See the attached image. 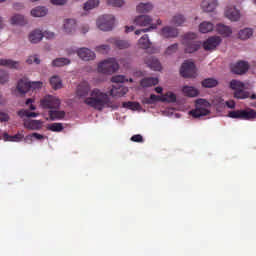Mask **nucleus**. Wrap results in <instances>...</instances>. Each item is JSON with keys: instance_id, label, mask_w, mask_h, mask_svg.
I'll use <instances>...</instances> for the list:
<instances>
[{"instance_id": "obj_23", "label": "nucleus", "mask_w": 256, "mask_h": 256, "mask_svg": "<svg viewBox=\"0 0 256 256\" xmlns=\"http://www.w3.org/2000/svg\"><path fill=\"white\" fill-rule=\"evenodd\" d=\"M216 31L219 33V35H222V37H229L233 33L231 27L224 24H217Z\"/></svg>"}, {"instance_id": "obj_1", "label": "nucleus", "mask_w": 256, "mask_h": 256, "mask_svg": "<svg viewBox=\"0 0 256 256\" xmlns=\"http://www.w3.org/2000/svg\"><path fill=\"white\" fill-rule=\"evenodd\" d=\"M76 97L80 101H83L85 105L96 111H103V109H117V106L113 104V101L107 92L99 88L91 90V84L87 81H83L77 86Z\"/></svg>"}, {"instance_id": "obj_50", "label": "nucleus", "mask_w": 256, "mask_h": 256, "mask_svg": "<svg viewBox=\"0 0 256 256\" xmlns=\"http://www.w3.org/2000/svg\"><path fill=\"white\" fill-rule=\"evenodd\" d=\"M33 137H34V139H37L38 141H41V139H45V136H43L37 132H34V133H32V135L26 136L25 140L32 141Z\"/></svg>"}, {"instance_id": "obj_49", "label": "nucleus", "mask_w": 256, "mask_h": 256, "mask_svg": "<svg viewBox=\"0 0 256 256\" xmlns=\"http://www.w3.org/2000/svg\"><path fill=\"white\" fill-rule=\"evenodd\" d=\"M178 49H179V44L174 43L166 49L165 53H166V55H173V53H177Z\"/></svg>"}, {"instance_id": "obj_20", "label": "nucleus", "mask_w": 256, "mask_h": 256, "mask_svg": "<svg viewBox=\"0 0 256 256\" xmlns=\"http://www.w3.org/2000/svg\"><path fill=\"white\" fill-rule=\"evenodd\" d=\"M109 42L112 45H115L117 49H129V47H131V44L129 43V41L121 40L119 38H111Z\"/></svg>"}, {"instance_id": "obj_44", "label": "nucleus", "mask_w": 256, "mask_h": 256, "mask_svg": "<svg viewBox=\"0 0 256 256\" xmlns=\"http://www.w3.org/2000/svg\"><path fill=\"white\" fill-rule=\"evenodd\" d=\"M4 141H21L23 139V134H15L14 136L8 135L7 133L3 134Z\"/></svg>"}, {"instance_id": "obj_48", "label": "nucleus", "mask_w": 256, "mask_h": 256, "mask_svg": "<svg viewBox=\"0 0 256 256\" xmlns=\"http://www.w3.org/2000/svg\"><path fill=\"white\" fill-rule=\"evenodd\" d=\"M158 101H163V97L151 94L149 99L146 100V103H148V105H153V103H157Z\"/></svg>"}, {"instance_id": "obj_55", "label": "nucleus", "mask_w": 256, "mask_h": 256, "mask_svg": "<svg viewBox=\"0 0 256 256\" xmlns=\"http://www.w3.org/2000/svg\"><path fill=\"white\" fill-rule=\"evenodd\" d=\"M41 87H43V82L41 81L30 82V89H41Z\"/></svg>"}, {"instance_id": "obj_9", "label": "nucleus", "mask_w": 256, "mask_h": 256, "mask_svg": "<svg viewBox=\"0 0 256 256\" xmlns=\"http://www.w3.org/2000/svg\"><path fill=\"white\" fill-rule=\"evenodd\" d=\"M221 37L211 36L203 42L202 47L204 51H215L221 45Z\"/></svg>"}, {"instance_id": "obj_12", "label": "nucleus", "mask_w": 256, "mask_h": 256, "mask_svg": "<svg viewBox=\"0 0 256 256\" xmlns=\"http://www.w3.org/2000/svg\"><path fill=\"white\" fill-rule=\"evenodd\" d=\"M77 55L82 61H93L95 59V52L88 48H80L77 50Z\"/></svg>"}, {"instance_id": "obj_18", "label": "nucleus", "mask_w": 256, "mask_h": 256, "mask_svg": "<svg viewBox=\"0 0 256 256\" xmlns=\"http://www.w3.org/2000/svg\"><path fill=\"white\" fill-rule=\"evenodd\" d=\"M235 99H256V94L251 92H247L243 89L237 90L234 92Z\"/></svg>"}, {"instance_id": "obj_4", "label": "nucleus", "mask_w": 256, "mask_h": 256, "mask_svg": "<svg viewBox=\"0 0 256 256\" xmlns=\"http://www.w3.org/2000/svg\"><path fill=\"white\" fill-rule=\"evenodd\" d=\"M118 70L119 63L115 58H109L98 64V73H104V75H111Z\"/></svg>"}, {"instance_id": "obj_7", "label": "nucleus", "mask_w": 256, "mask_h": 256, "mask_svg": "<svg viewBox=\"0 0 256 256\" xmlns=\"http://www.w3.org/2000/svg\"><path fill=\"white\" fill-rule=\"evenodd\" d=\"M115 25V17L113 15H103L97 20V27L100 31H111Z\"/></svg>"}, {"instance_id": "obj_63", "label": "nucleus", "mask_w": 256, "mask_h": 256, "mask_svg": "<svg viewBox=\"0 0 256 256\" xmlns=\"http://www.w3.org/2000/svg\"><path fill=\"white\" fill-rule=\"evenodd\" d=\"M156 93H163V88L161 86H158L155 88Z\"/></svg>"}, {"instance_id": "obj_37", "label": "nucleus", "mask_w": 256, "mask_h": 256, "mask_svg": "<svg viewBox=\"0 0 256 256\" xmlns=\"http://www.w3.org/2000/svg\"><path fill=\"white\" fill-rule=\"evenodd\" d=\"M172 25H175L176 27H181L183 23H185V16L181 14H176L172 17V20L170 21Z\"/></svg>"}, {"instance_id": "obj_28", "label": "nucleus", "mask_w": 256, "mask_h": 256, "mask_svg": "<svg viewBox=\"0 0 256 256\" xmlns=\"http://www.w3.org/2000/svg\"><path fill=\"white\" fill-rule=\"evenodd\" d=\"M238 35L239 38L242 39V41H246V39H251V37H253V29L244 28L239 31Z\"/></svg>"}, {"instance_id": "obj_40", "label": "nucleus", "mask_w": 256, "mask_h": 256, "mask_svg": "<svg viewBox=\"0 0 256 256\" xmlns=\"http://www.w3.org/2000/svg\"><path fill=\"white\" fill-rule=\"evenodd\" d=\"M177 101V95L173 92H167L164 96H162V102L165 103H175Z\"/></svg>"}, {"instance_id": "obj_61", "label": "nucleus", "mask_w": 256, "mask_h": 256, "mask_svg": "<svg viewBox=\"0 0 256 256\" xmlns=\"http://www.w3.org/2000/svg\"><path fill=\"white\" fill-rule=\"evenodd\" d=\"M26 62L28 63V65H31V63H34V56H30Z\"/></svg>"}, {"instance_id": "obj_58", "label": "nucleus", "mask_w": 256, "mask_h": 256, "mask_svg": "<svg viewBox=\"0 0 256 256\" xmlns=\"http://www.w3.org/2000/svg\"><path fill=\"white\" fill-rule=\"evenodd\" d=\"M51 3L53 5H65L67 3V0H51Z\"/></svg>"}, {"instance_id": "obj_41", "label": "nucleus", "mask_w": 256, "mask_h": 256, "mask_svg": "<svg viewBox=\"0 0 256 256\" xmlns=\"http://www.w3.org/2000/svg\"><path fill=\"white\" fill-rule=\"evenodd\" d=\"M99 7V0H88L84 4V11H91V9H95Z\"/></svg>"}, {"instance_id": "obj_21", "label": "nucleus", "mask_w": 256, "mask_h": 256, "mask_svg": "<svg viewBox=\"0 0 256 256\" xmlns=\"http://www.w3.org/2000/svg\"><path fill=\"white\" fill-rule=\"evenodd\" d=\"M28 39L30 43L37 44L43 39V32L39 29L33 30L30 32Z\"/></svg>"}, {"instance_id": "obj_57", "label": "nucleus", "mask_w": 256, "mask_h": 256, "mask_svg": "<svg viewBox=\"0 0 256 256\" xmlns=\"http://www.w3.org/2000/svg\"><path fill=\"white\" fill-rule=\"evenodd\" d=\"M42 35L46 39H53L55 37V33L50 32V31H45L44 33H42Z\"/></svg>"}, {"instance_id": "obj_14", "label": "nucleus", "mask_w": 256, "mask_h": 256, "mask_svg": "<svg viewBox=\"0 0 256 256\" xmlns=\"http://www.w3.org/2000/svg\"><path fill=\"white\" fill-rule=\"evenodd\" d=\"M77 29V21L75 19H66L64 20L63 30L68 34L75 33Z\"/></svg>"}, {"instance_id": "obj_31", "label": "nucleus", "mask_w": 256, "mask_h": 256, "mask_svg": "<svg viewBox=\"0 0 256 256\" xmlns=\"http://www.w3.org/2000/svg\"><path fill=\"white\" fill-rule=\"evenodd\" d=\"M138 45L141 49H149L151 47V41L149 35L145 34L138 40Z\"/></svg>"}, {"instance_id": "obj_64", "label": "nucleus", "mask_w": 256, "mask_h": 256, "mask_svg": "<svg viewBox=\"0 0 256 256\" xmlns=\"http://www.w3.org/2000/svg\"><path fill=\"white\" fill-rule=\"evenodd\" d=\"M34 63H36V65H39V63H41V60H39L37 56H34Z\"/></svg>"}, {"instance_id": "obj_33", "label": "nucleus", "mask_w": 256, "mask_h": 256, "mask_svg": "<svg viewBox=\"0 0 256 256\" xmlns=\"http://www.w3.org/2000/svg\"><path fill=\"white\" fill-rule=\"evenodd\" d=\"M71 60L68 58H56L52 61V67H65V65H70Z\"/></svg>"}, {"instance_id": "obj_26", "label": "nucleus", "mask_w": 256, "mask_h": 256, "mask_svg": "<svg viewBox=\"0 0 256 256\" xmlns=\"http://www.w3.org/2000/svg\"><path fill=\"white\" fill-rule=\"evenodd\" d=\"M0 66L8 67L9 69H19V61L11 59H0Z\"/></svg>"}, {"instance_id": "obj_39", "label": "nucleus", "mask_w": 256, "mask_h": 256, "mask_svg": "<svg viewBox=\"0 0 256 256\" xmlns=\"http://www.w3.org/2000/svg\"><path fill=\"white\" fill-rule=\"evenodd\" d=\"M256 117V112L253 109L250 110H242V119L245 121H249L251 119H255Z\"/></svg>"}, {"instance_id": "obj_29", "label": "nucleus", "mask_w": 256, "mask_h": 256, "mask_svg": "<svg viewBox=\"0 0 256 256\" xmlns=\"http://www.w3.org/2000/svg\"><path fill=\"white\" fill-rule=\"evenodd\" d=\"M213 29H214V25L211 22L204 21L199 25L200 33H211Z\"/></svg>"}, {"instance_id": "obj_5", "label": "nucleus", "mask_w": 256, "mask_h": 256, "mask_svg": "<svg viewBox=\"0 0 256 256\" xmlns=\"http://www.w3.org/2000/svg\"><path fill=\"white\" fill-rule=\"evenodd\" d=\"M207 107H209V102L207 100L198 99L196 100V108L191 110L189 113L192 117H194V119L206 117V115H209V110Z\"/></svg>"}, {"instance_id": "obj_8", "label": "nucleus", "mask_w": 256, "mask_h": 256, "mask_svg": "<svg viewBox=\"0 0 256 256\" xmlns=\"http://www.w3.org/2000/svg\"><path fill=\"white\" fill-rule=\"evenodd\" d=\"M180 75L185 79L197 77V68L195 67V63L186 60L180 68Z\"/></svg>"}, {"instance_id": "obj_2", "label": "nucleus", "mask_w": 256, "mask_h": 256, "mask_svg": "<svg viewBox=\"0 0 256 256\" xmlns=\"http://www.w3.org/2000/svg\"><path fill=\"white\" fill-rule=\"evenodd\" d=\"M182 45L184 47V53H196L201 49V41L197 40V34L186 33L182 38Z\"/></svg>"}, {"instance_id": "obj_46", "label": "nucleus", "mask_w": 256, "mask_h": 256, "mask_svg": "<svg viewBox=\"0 0 256 256\" xmlns=\"http://www.w3.org/2000/svg\"><path fill=\"white\" fill-rule=\"evenodd\" d=\"M111 81L112 83H127L129 81V79H127L125 76L123 75H116V76H113L111 78Z\"/></svg>"}, {"instance_id": "obj_24", "label": "nucleus", "mask_w": 256, "mask_h": 256, "mask_svg": "<svg viewBox=\"0 0 256 256\" xmlns=\"http://www.w3.org/2000/svg\"><path fill=\"white\" fill-rule=\"evenodd\" d=\"M48 115H49L51 121H57L59 119L65 118V111H61L58 109H52V110H49Z\"/></svg>"}, {"instance_id": "obj_25", "label": "nucleus", "mask_w": 256, "mask_h": 256, "mask_svg": "<svg viewBox=\"0 0 256 256\" xmlns=\"http://www.w3.org/2000/svg\"><path fill=\"white\" fill-rule=\"evenodd\" d=\"M146 64L152 71H161V62L157 58L150 57L147 61Z\"/></svg>"}, {"instance_id": "obj_47", "label": "nucleus", "mask_w": 256, "mask_h": 256, "mask_svg": "<svg viewBox=\"0 0 256 256\" xmlns=\"http://www.w3.org/2000/svg\"><path fill=\"white\" fill-rule=\"evenodd\" d=\"M243 110H234L228 113L230 119H242Z\"/></svg>"}, {"instance_id": "obj_27", "label": "nucleus", "mask_w": 256, "mask_h": 256, "mask_svg": "<svg viewBox=\"0 0 256 256\" xmlns=\"http://www.w3.org/2000/svg\"><path fill=\"white\" fill-rule=\"evenodd\" d=\"M182 93H184L186 97H197V95H199V90L193 86H184L182 88Z\"/></svg>"}, {"instance_id": "obj_56", "label": "nucleus", "mask_w": 256, "mask_h": 256, "mask_svg": "<svg viewBox=\"0 0 256 256\" xmlns=\"http://www.w3.org/2000/svg\"><path fill=\"white\" fill-rule=\"evenodd\" d=\"M9 121V114L0 112V123H7Z\"/></svg>"}, {"instance_id": "obj_38", "label": "nucleus", "mask_w": 256, "mask_h": 256, "mask_svg": "<svg viewBox=\"0 0 256 256\" xmlns=\"http://www.w3.org/2000/svg\"><path fill=\"white\" fill-rule=\"evenodd\" d=\"M122 106L125 109H131L132 111H139V109H141V104H139L138 102H123Z\"/></svg>"}, {"instance_id": "obj_13", "label": "nucleus", "mask_w": 256, "mask_h": 256, "mask_svg": "<svg viewBox=\"0 0 256 256\" xmlns=\"http://www.w3.org/2000/svg\"><path fill=\"white\" fill-rule=\"evenodd\" d=\"M249 71V63L245 61H239L232 67V72L236 75H243Z\"/></svg>"}, {"instance_id": "obj_52", "label": "nucleus", "mask_w": 256, "mask_h": 256, "mask_svg": "<svg viewBox=\"0 0 256 256\" xmlns=\"http://www.w3.org/2000/svg\"><path fill=\"white\" fill-rule=\"evenodd\" d=\"M111 50V47H109V45L107 44H102L100 46H97L96 51H98V53H109V51Z\"/></svg>"}, {"instance_id": "obj_42", "label": "nucleus", "mask_w": 256, "mask_h": 256, "mask_svg": "<svg viewBox=\"0 0 256 256\" xmlns=\"http://www.w3.org/2000/svg\"><path fill=\"white\" fill-rule=\"evenodd\" d=\"M18 117H21V119H23V117H39V113L29 112V110L21 109L18 111Z\"/></svg>"}, {"instance_id": "obj_17", "label": "nucleus", "mask_w": 256, "mask_h": 256, "mask_svg": "<svg viewBox=\"0 0 256 256\" xmlns=\"http://www.w3.org/2000/svg\"><path fill=\"white\" fill-rule=\"evenodd\" d=\"M17 89L22 95H25V93L31 91V82L27 81V79H21L18 81Z\"/></svg>"}, {"instance_id": "obj_22", "label": "nucleus", "mask_w": 256, "mask_h": 256, "mask_svg": "<svg viewBox=\"0 0 256 256\" xmlns=\"http://www.w3.org/2000/svg\"><path fill=\"white\" fill-rule=\"evenodd\" d=\"M155 85H159V79L155 77L143 78L140 81V87H143V88L153 87Z\"/></svg>"}, {"instance_id": "obj_59", "label": "nucleus", "mask_w": 256, "mask_h": 256, "mask_svg": "<svg viewBox=\"0 0 256 256\" xmlns=\"http://www.w3.org/2000/svg\"><path fill=\"white\" fill-rule=\"evenodd\" d=\"M226 106L228 107V109H235V101H227Z\"/></svg>"}, {"instance_id": "obj_45", "label": "nucleus", "mask_w": 256, "mask_h": 256, "mask_svg": "<svg viewBox=\"0 0 256 256\" xmlns=\"http://www.w3.org/2000/svg\"><path fill=\"white\" fill-rule=\"evenodd\" d=\"M49 131H53L54 133H60L63 130V124L61 123H52L48 126Z\"/></svg>"}, {"instance_id": "obj_51", "label": "nucleus", "mask_w": 256, "mask_h": 256, "mask_svg": "<svg viewBox=\"0 0 256 256\" xmlns=\"http://www.w3.org/2000/svg\"><path fill=\"white\" fill-rule=\"evenodd\" d=\"M7 81H9V73L5 70H0V83L3 85L4 83H7Z\"/></svg>"}, {"instance_id": "obj_60", "label": "nucleus", "mask_w": 256, "mask_h": 256, "mask_svg": "<svg viewBox=\"0 0 256 256\" xmlns=\"http://www.w3.org/2000/svg\"><path fill=\"white\" fill-rule=\"evenodd\" d=\"M131 31H135V26H126V33H131Z\"/></svg>"}, {"instance_id": "obj_43", "label": "nucleus", "mask_w": 256, "mask_h": 256, "mask_svg": "<svg viewBox=\"0 0 256 256\" xmlns=\"http://www.w3.org/2000/svg\"><path fill=\"white\" fill-rule=\"evenodd\" d=\"M230 89H233L234 91H239L241 89H245V84L239 80H232L230 82Z\"/></svg>"}, {"instance_id": "obj_30", "label": "nucleus", "mask_w": 256, "mask_h": 256, "mask_svg": "<svg viewBox=\"0 0 256 256\" xmlns=\"http://www.w3.org/2000/svg\"><path fill=\"white\" fill-rule=\"evenodd\" d=\"M50 85L52 89L57 91V89H61V87H63V82H61V78L59 76L55 75L50 78Z\"/></svg>"}, {"instance_id": "obj_35", "label": "nucleus", "mask_w": 256, "mask_h": 256, "mask_svg": "<svg viewBox=\"0 0 256 256\" xmlns=\"http://www.w3.org/2000/svg\"><path fill=\"white\" fill-rule=\"evenodd\" d=\"M136 10L138 13H149V11L153 10V4L151 3H140Z\"/></svg>"}, {"instance_id": "obj_34", "label": "nucleus", "mask_w": 256, "mask_h": 256, "mask_svg": "<svg viewBox=\"0 0 256 256\" xmlns=\"http://www.w3.org/2000/svg\"><path fill=\"white\" fill-rule=\"evenodd\" d=\"M27 21L25 20V16L21 14H15L11 17L12 25H25Z\"/></svg>"}, {"instance_id": "obj_16", "label": "nucleus", "mask_w": 256, "mask_h": 256, "mask_svg": "<svg viewBox=\"0 0 256 256\" xmlns=\"http://www.w3.org/2000/svg\"><path fill=\"white\" fill-rule=\"evenodd\" d=\"M225 16L230 21H239V19L241 17V14L239 13V10H237V8L232 7V8H227L226 9Z\"/></svg>"}, {"instance_id": "obj_10", "label": "nucleus", "mask_w": 256, "mask_h": 256, "mask_svg": "<svg viewBox=\"0 0 256 256\" xmlns=\"http://www.w3.org/2000/svg\"><path fill=\"white\" fill-rule=\"evenodd\" d=\"M160 35L164 39H175L179 37V30L173 26H165L161 29Z\"/></svg>"}, {"instance_id": "obj_3", "label": "nucleus", "mask_w": 256, "mask_h": 256, "mask_svg": "<svg viewBox=\"0 0 256 256\" xmlns=\"http://www.w3.org/2000/svg\"><path fill=\"white\" fill-rule=\"evenodd\" d=\"M134 23L135 25H138V27H147V25H150L149 28H144V29H140V30H136L135 31V35H141V33H147L153 29H157V24H151L153 23V19L150 18L149 15H140L137 16L134 19Z\"/></svg>"}, {"instance_id": "obj_11", "label": "nucleus", "mask_w": 256, "mask_h": 256, "mask_svg": "<svg viewBox=\"0 0 256 256\" xmlns=\"http://www.w3.org/2000/svg\"><path fill=\"white\" fill-rule=\"evenodd\" d=\"M129 93V88L121 85L116 84L112 86V89L110 90V96L111 97H123Z\"/></svg>"}, {"instance_id": "obj_53", "label": "nucleus", "mask_w": 256, "mask_h": 256, "mask_svg": "<svg viewBox=\"0 0 256 256\" xmlns=\"http://www.w3.org/2000/svg\"><path fill=\"white\" fill-rule=\"evenodd\" d=\"M108 5H111L112 7H123L125 2L123 0H108Z\"/></svg>"}, {"instance_id": "obj_54", "label": "nucleus", "mask_w": 256, "mask_h": 256, "mask_svg": "<svg viewBox=\"0 0 256 256\" xmlns=\"http://www.w3.org/2000/svg\"><path fill=\"white\" fill-rule=\"evenodd\" d=\"M130 141H133V143H143V136L141 134L133 135Z\"/></svg>"}, {"instance_id": "obj_32", "label": "nucleus", "mask_w": 256, "mask_h": 256, "mask_svg": "<svg viewBox=\"0 0 256 256\" xmlns=\"http://www.w3.org/2000/svg\"><path fill=\"white\" fill-rule=\"evenodd\" d=\"M32 17H45L47 15V8L38 6L31 10Z\"/></svg>"}, {"instance_id": "obj_15", "label": "nucleus", "mask_w": 256, "mask_h": 256, "mask_svg": "<svg viewBox=\"0 0 256 256\" xmlns=\"http://www.w3.org/2000/svg\"><path fill=\"white\" fill-rule=\"evenodd\" d=\"M201 7L206 13H213L217 7V0H204Z\"/></svg>"}, {"instance_id": "obj_62", "label": "nucleus", "mask_w": 256, "mask_h": 256, "mask_svg": "<svg viewBox=\"0 0 256 256\" xmlns=\"http://www.w3.org/2000/svg\"><path fill=\"white\" fill-rule=\"evenodd\" d=\"M0 105H5V98H3V94L0 92Z\"/></svg>"}, {"instance_id": "obj_19", "label": "nucleus", "mask_w": 256, "mask_h": 256, "mask_svg": "<svg viewBox=\"0 0 256 256\" xmlns=\"http://www.w3.org/2000/svg\"><path fill=\"white\" fill-rule=\"evenodd\" d=\"M43 123L41 120H28L24 122V127L26 129H30L31 131H39L41 129Z\"/></svg>"}, {"instance_id": "obj_6", "label": "nucleus", "mask_w": 256, "mask_h": 256, "mask_svg": "<svg viewBox=\"0 0 256 256\" xmlns=\"http://www.w3.org/2000/svg\"><path fill=\"white\" fill-rule=\"evenodd\" d=\"M40 107L42 109H59L61 107V100L53 95H46L40 100Z\"/></svg>"}, {"instance_id": "obj_36", "label": "nucleus", "mask_w": 256, "mask_h": 256, "mask_svg": "<svg viewBox=\"0 0 256 256\" xmlns=\"http://www.w3.org/2000/svg\"><path fill=\"white\" fill-rule=\"evenodd\" d=\"M217 85H219V82L215 78H206L202 81V87L206 89L217 87Z\"/></svg>"}]
</instances>
